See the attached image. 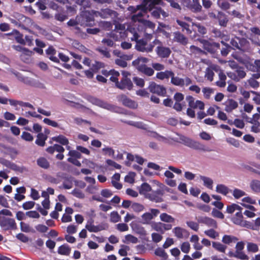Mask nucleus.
<instances>
[{"mask_svg":"<svg viewBox=\"0 0 260 260\" xmlns=\"http://www.w3.org/2000/svg\"><path fill=\"white\" fill-rule=\"evenodd\" d=\"M133 85L130 79L128 78H123L121 81L117 83V87L121 89H127L131 90L133 88Z\"/></svg>","mask_w":260,"mask_h":260,"instance_id":"14","label":"nucleus"},{"mask_svg":"<svg viewBox=\"0 0 260 260\" xmlns=\"http://www.w3.org/2000/svg\"><path fill=\"white\" fill-rule=\"evenodd\" d=\"M151 190V187L149 184L147 183H143L139 190L140 193L141 194H145L147 192L150 191Z\"/></svg>","mask_w":260,"mask_h":260,"instance_id":"53","label":"nucleus"},{"mask_svg":"<svg viewBox=\"0 0 260 260\" xmlns=\"http://www.w3.org/2000/svg\"><path fill=\"white\" fill-rule=\"evenodd\" d=\"M181 251L185 253H188L190 249V244L187 242H183L180 246Z\"/></svg>","mask_w":260,"mask_h":260,"instance_id":"64","label":"nucleus"},{"mask_svg":"<svg viewBox=\"0 0 260 260\" xmlns=\"http://www.w3.org/2000/svg\"><path fill=\"white\" fill-rule=\"evenodd\" d=\"M238 107V103L235 101L230 99L225 102V110L228 112H232Z\"/></svg>","mask_w":260,"mask_h":260,"instance_id":"24","label":"nucleus"},{"mask_svg":"<svg viewBox=\"0 0 260 260\" xmlns=\"http://www.w3.org/2000/svg\"><path fill=\"white\" fill-rule=\"evenodd\" d=\"M8 71L15 75L19 80L26 84L37 87L42 86V84L38 80L31 77L30 73L23 72V74H21L12 69H8Z\"/></svg>","mask_w":260,"mask_h":260,"instance_id":"1","label":"nucleus"},{"mask_svg":"<svg viewBox=\"0 0 260 260\" xmlns=\"http://www.w3.org/2000/svg\"><path fill=\"white\" fill-rule=\"evenodd\" d=\"M175 235L179 239L182 238L183 237V232L184 230L180 227H176L173 230Z\"/></svg>","mask_w":260,"mask_h":260,"instance_id":"59","label":"nucleus"},{"mask_svg":"<svg viewBox=\"0 0 260 260\" xmlns=\"http://www.w3.org/2000/svg\"><path fill=\"white\" fill-rule=\"evenodd\" d=\"M139 26L140 27L144 26L146 29L150 28L153 31L155 27V24L149 20H142L140 25Z\"/></svg>","mask_w":260,"mask_h":260,"instance_id":"37","label":"nucleus"},{"mask_svg":"<svg viewBox=\"0 0 260 260\" xmlns=\"http://www.w3.org/2000/svg\"><path fill=\"white\" fill-rule=\"evenodd\" d=\"M52 140L63 145H67L69 143L68 139L63 135L53 137Z\"/></svg>","mask_w":260,"mask_h":260,"instance_id":"34","label":"nucleus"},{"mask_svg":"<svg viewBox=\"0 0 260 260\" xmlns=\"http://www.w3.org/2000/svg\"><path fill=\"white\" fill-rule=\"evenodd\" d=\"M217 5L222 10H226L230 9V4L224 0H218L217 2Z\"/></svg>","mask_w":260,"mask_h":260,"instance_id":"48","label":"nucleus"},{"mask_svg":"<svg viewBox=\"0 0 260 260\" xmlns=\"http://www.w3.org/2000/svg\"><path fill=\"white\" fill-rule=\"evenodd\" d=\"M119 101L123 105L127 107L135 109L138 107V104L135 101L128 98L126 95L121 94L118 96Z\"/></svg>","mask_w":260,"mask_h":260,"instance_id":"13","label":"nucleus"},{"mask_svg":"<svg viewBox=\"0 0 260 260\" xmlns=\"http://www.w3.org/2000/svg\"><path fill=\"white\" fill-rule=\"evenodd\" d=\"M171 82L176 85L179 86H183L184 85L188 86L192 83V80L188 77L184 78H181L179 77H175L174 74L172 76Z\"/></svg>","mask_w":260,"mask_h":260,"instance_id":"5","label":"nucleus"},{"mask_svg":"<svg viewBox=\"0 0 260 260\" xmlns=\"http://www.w3.org/2000/svg\"><path fill=\"white\" fill-rule=\"evenodd\" d=\"M70 251L71 249L68 246L63 245L59 247L58 252L61 254L68 255L70 254Z\"/></svg>","mask_w":260,"mask_h":260,"instance_id":"49","label":"nucleus"},{"mask_svg":"<svg viewBox=\"0 0 260 260\" xmlns=\"http://www.w3.org/2000/svg\"><path fill=\"white\" fill-rule=\"evenodd\" d=\"M234 257L241 259H248V257L243 251H235L232 255Z\"/></svg>","mask_w":260,"mask_h":260,"instance_id":"55","label":"nucleus"},{"mask_svg":"<svg viewBox=\"0 0 260 260\" xmlns=\"http://www.w3.org/2000/svg\"><path fill=\"white\" fill-rule=\"evenodd\" d=\"M173 40L175 42L179 43L183 45H186L188 43V39L183 34L179 31L173 33Z\"/></svg>","mask_w":260,"mask_h":260,"instance_id":"20","label":"nucleus"},{"mask_svg":"<svg viewBox=\"0 0 260 260\" xmlns=\"http://www.w3.org/2000/svg\"><path fill=\"white\" fill-rule=\"evenodd\" d=\"M47 139V137L43 133H39L37 136V138L36 141V143L37 145L43 146L45 145V141Z\"/></svg>","mask_w":260,"mask_h":260,"instance_id":"40","label":"nucleus"},{"mask_svg":"<svg viewBox=\"0 0 260 260\" xmlns=\"http://www.w3.org/2000/svg\"><path fill=\"white\" fill-rule=\"evenodd\" d=\"M214 75V73L212 69L207 68L206 69L205 72V77L207 78V80H209L210 81H213Z\"/></svg>","mask_w":260,"mask_h":260,"instance_id":"56","label":"nucleus"},{"mask_svg":"<svg viewBox=\"0 0 260 260\" xmlns=\"http://www.w3.org/2000/svg\"><path fill=\"white\" fill-rule=\"evenodd\" d=\"M173 75V72L171 71L167 70L164 72H160L156 74V77L160 80L168 79Z\"/></svg>","mask_w":260,"mask_h":260,"instance_id":"27","label":"nucleus"},{"mask_svg":"<svg viewBox=\"0 0 260 260\" xmlns=\"http://www.w3.org/2000/svg\"><path fill=\"white\" fill-rule=\"evenodd\" d=\"M156 52L159 56L165 58L170 55L171 51L168 47L160 46L157 47Z\"/></svg>","mask_w":260,"mask_h":260,"instance_id":"22","label":"nucleus"},{"mask_svg":"<svg viewBox=\"0 0 260 260\" xmlns=\"http://www.w3.org/2000/svg\"><path fill=\"white\" fill-rule=\"evenodd\" d=\"M204 233L207 236L212 239H216L219 236L218 233L213 229L206 230Z\"/></svg>","mask_w":260,"mask_h":260,"instance_id":"57","label":"nucleus"},{"mask_svg":"<svg viewBox=\"0 0 260 260\" xmlns=\"http://www.w3.org/2000/svg\"><path fill=\"white\" fill-rule=\"evenodd\" d=\"M74 122L75 124L78 125H81L82 124H89L90 125L91 123L90 122L83 119L79 117H75L74 118Z\"/></svg>","mask_w":260,"mask_h":260,"instance_id":"61","label":"nucleus"},{"mask_svg":"<svg viewBox=\"0 0 260 260\" xmlns=\"http://www.w3.org/2000/svg\"><path fill=\"white\" fill-rule=\"evenodd\" d=\"M218 19L220 25L226 26L228 22V19L223 13L221 12L219 13Z\"/></svg>","mask_w":260,"mask_h":260,"instance_id":"50","label":"nucleus"},{"mask_svg":"<svg viewBox=\"0 0 260 260\" xmlns=\"http://www.w3.org/2000/svg\"><path fill=\"white\" fill-rule=\"evenodd\" d=\"M159 218L161 221L165 222L173 223L175 221L174 218L166 213L160 214Z\"/></svg>","mask_w":260,"mask_h":260,"instance_id":"31","label":"nucleus"},{"mask_svg":"<svg viewBox=\"0 0 260 260\" xmlns=\"http://www.w3.org/2000/svg\"><path fill=\"white\" fill-rule=\"evenodd\" d=\"M37 164L40 167L44 169H47L50 167V162L44 157H40L37 159Z\"/></svg>","mask_w":260,"mask_h":260,"instance_id":"26","label":"nucleus"},{"mask_svg":"<svg viewBox=\"0 0 260 260\" xmlns=\"http://www.w3.org/2000/svg\"><path fill=\"white\" fill-rule=\"evenodd\" d=\"M247 249L249 252L255 253L258 251V247L257 245L255 243L248 242L247 243Z\"/></svg>","mask_w":260,"mask_h":260,"instance_id":"51","label":"nucleus"},{"mask_svg":"<svg viewBox=\"0 0 260 260\" xmlns=\"http://www.w3.org/2000/svg\"><path fill=\"white\" fill-rule=\"evenodd\" d=\"M103 154L109 156L114 157L115 151L113 148L109 147H105L102 149Z\"/></svg>","mask_w":260,"mask_h":260,"instance_id":"54","label":"nucleus"},{"mask_svg":"<svg viewBox=\"0 0 260 260\" xmlns=\"http://www.w3.org/2000/svg\"><path fill=\"white\" fill-rule=\"evenodd\" d=\"M64 150V149L63 147L58 144H54L53 146H50L46 149V151L51 154L53 153L55 151L63 152Z\"/></svg>","mask_w":260,"mask_h":260,"instance_id":"30","label":"nucleus"},{"mask_svg":"<svg viewBox=\"0 0 260 260\" xmlns=\"http://www.w3.org/2000/svg\"><path fill=\"white\" fill-rule=\"evenodd\" d=\"M164 175L166 177L165 182L168 185L171 187H175L177 185L176 180L173 179L175 177L173 172L170 170H167L165 172Z\"/></svg>","mask_w":260,"mask_h":260,"instance_id":"15","label":"nucleus"},{"mask_svg":"<svg viewBox=\"0 0 260 260\" xmlns=\"http://www.w3.org/2000/svg\"><path fill=\"white\" fill-rule=\"evenodd\" d=\"M150 225L153 230L161 234L164 233L166 231H168L172 229L171 224H165L161 222H152Z\"/></svg>","mask_w":260,"mask_h":260,"instance_id":"10","label":"nucleus"},{"mask_svg":"<svg viewBox=\"0 0 260 260\" xmlns=\"http://www.w3.org/2000/svg\"><path fill=\"white\" fill-rule=\"evenodd\" d=\"M247 82L251 87L254 89L257 88L259 86V83L254 78H249Z\"/></svg>","mask_w":260,"mask_h":260,"instance_id":"62","label":"nucleus"},{"mask_svg":"<svg viewBox=\"0 0 260 260\" xmlns=\"http://www.w3.org/2000/svg\"><path fill=\"white\" fill-rule=\"evenodd\" d=\"M0 225L5 230L16 229V223L12 218L0 217Z\"/></svg>","mask_w":260,"mask_h":260,"instance_id":"8","label":"nucleus"},{"mask_svg":"<svg viewBox=\"0 0 260 260\" xmlns=\"http://www.w3.org/2000/svg\"><path fill=\"white\" fill-rule=\"evenodd\" d=\"M216 191L218 193L226 196L229 192V189L223 184H218L216 187Z\"/></svg>","mask_w":260,"mask_h":260,"instance_id":"33","label":"nucleus"},{"mask_svg":"<svg viewBox=\"0 0 260 260\" xmlns=\"http://www.w3.org/2000/svg\"><path fill=\"white\" fill-rule=\"evenodd\" d=\"M189 10L194 13L200 12L202 10V6L199 0H192Z\"/></svg>","mask_w":260,"mask_h":260,"instance_id":"25","label":"nucleus"},{"mask_svg":"<svg viewBox=\"0 0 260 260\" xmlns=\"http://www.w3.org/2000/svg\"><path fill=\"white\" fill-rule=\"evenodd\" d=\"M242 208L236 204H232L231 205L228 206L226 208V212L229 214H232L235 211L239 212L242 211Z\"/></svg>","mask_w":260,"mask_h":260,"instance_id":"38","label":"nucleus"},{"mask_svg":"<svg viewBox=\"0 0 260 260\" xmlns=\"http://www.w3.org/2000/svg\"><path fill=\"white\" fill-rule=\"evenodd\" d=\"M151 15L154 18L158 19L160 18L161 15L165 18L168 16V14L160 7H156L151 11Z\"/></svg>","mask_w":260,"mask_h":260,"instance_id":"18","label":"nucleus"},{"mask_svg":"<svg viewBox=\"0 0 260 260\" xmlns=\"http://www.w3.org/2000/svg\"><path fill=\"white\" fill-rule=\"evenodd\" d=\"M123 242L125 243H132L133 244H136L138 242V239L137 237L134 236L133 235L128 234L125 236L124 240H123Z\"/></svg>","mask_w":260,"mask_h":260,"instance_id":"43","label":"nucleus"},{"mask_svg":"<svg viewBox=\"0 0 260 260\" xmlns=\"http://www.w3.org/2000/svg\"><path fill=\"white\" fill-rule=\"evenodd\" d=\"M202 91L204 93V97L207 99H209L210 98L211 94L213 93V90L209 87L203 88Z\"/></svg>","mask_w":260,"mask_h":260,"instance_id":"63","label":"nucleus"},{"mask_svg":"<svg viewBox=\"0 0 260 260\" xmlns=\"http://www.w3.org/2000/svg\"><path fill=\"white\" fill-rule=\"evenodd\" d=\"M160 0H144L142 3V11L146 13L148 11L150 12L156 7V5L160 4Z\"/></svg>","mask_w":260,"mask_h":260,"instance_id":"7","label":"nucleus"},{"mask_svg":"<svg viewBox=\"0 0 260 260\" xmlns=\"http://www.w3.org/2000/svg\"><path fill=\"white\" fill-rule=\"evenodd\" d=\"M154 253L156 255L164 259H166L168 258V254L165 251L160 248H158L155 250Z\"/></svg>","mask_w":260,"mask_h":260,"instance_id":"52","label":"nucleus"},{"mask_svg":"<svg viewBox=\"0 0 260 260\" xmlns=\"http://www.w3.org/2000/svg\"><path fill=\"white\" fill-rule=\"evenodd\" d=\"M110 220L111 222L116 223L121 220V217L117 211H113L110 215Z\"/></svg>","mask_w":260,"mask_h":260,"instance_id":"46","label":"nucleus"},{"mask_svg":"<svg viewBox=\"0 0 260 260\" xmlns=\"http://www.w3.org/2000/svg\"><path fill=\"white\" fill-rule=\"evenodd\" d=\"M186 100L188 103L189 106L192 109H199L203 110L204 109V103L199 100L194 101V99L191 96H187Z\"/></svg>","mask_w":260,"mask_h":260,"instance_id":"12","label":"nucleus"},{"mask_svg":"<svg viewBox=\"0 0 260 260\" xmlns=\"http://www.w3.org/2000/svg\"><path fill=\"white\" fill-rule=\"evenodd\" d=\"M94 104L102 108L109 110L113 111L115 109L114 106L109 104L99 99L94 100Z\"/></svg>","mask_w":260,"mask_h":260,"instance_id":"28","label":"nucleus"},{"mask_svg":"<svg viewBox=\"0 0 260 260\" xmlns=\"http://www.w3.org/2000/svg\"><path fill=\"white\" fill-rule=\"evenodd\" d=\"M250 187L251 190L255 193L260 192V180L253 179L250 183Z\"/></svg>","mask_w":260,"mask_h":260,"instance_id":"29","label":"nucleus"},{"mask_svg":"<svg viewBox=\"0 0 260 260\" xmlns=\"http://www.w3.org/2000/svg\"><path fill=\"white\" fill-rule=\"evenodd\" d=\"M108 74L109 75H111L110 78V80L115 82L116 86H117V83H119L118 77L120 75L119 73L115 70H110Z\"/></svg>","mask_w":260,"mask_h":260,"instance_id":"41","label":"nucleus"},{"mask_svg":"<svg viewBox=\"0 0 260 260\" xmlns=\"http://www.w3.org/2000/svg\"><path fill=\"white\" fill-rule=\"evenodd\" d=\"M159 213V210L157 209H150L149 212L141 215V222L144 224H151L152 222L151 220L157 216Z\"/></svg>","mask_w":260,"mask_h":260,"instance_id":"2","label":"nucleus"},{"mask_svg":"<svg viewBox=\"0 0 260 260\" xmlns=\"http://www.w3.org/2000/svg\"><path fill=\"white\" fill-rule=\"evenodd\" d=\"M0 163L3 165L4 166L9 168L14 171H19L20 168L18 167L16 164L13 162H11L9 160H6L5 159L0 158Z\"/></svg>","mask_w":260,"mask_h":260,"instance_id":"23","label":"nucleus"},{"mask_svg":"<svg viewBox=\"0 0 260 260\" xmlns=\"http://www.w3.org/2000/svg\"><path fill=\"white\" fill-rule=\"evenodd\" d=\"M11 34L13 35L16 41L21 44H24L25 41L22 38V35L19 33L17 30H13L11 32Z\"/></svg>","mask_w":260,"mask_h":260,"instance_id":"42","label":"nucleus"},{"mask_svg":"<svg viewBox=\"0 0 260 260\" xmlns=\"http://www.w3.org/2000/svg\"><path fill=\"white\" fill-rule=\"evenodd\" d=\"M238 240L237 237L231 235H224L222 239V242L226 244L235 243Z\"/></svg>","mask_w":260,"mask_h":260,"instance_id":"32","label":"nucleus"},{"mask_svg":"<svg viewBox=\"0 0 260 260\" xmlns=\"http://www.w3.org/2000/svg\"><path fill=\"white\" fill-rule=\"evenodd\" d=\"M199 222L204 223L209 227L213 228H217V222L213 219L208 217H200L198 219Z\"/></svg>","mask_w":260,"mask_h":260,"instance_id":"17","label":"nucleus"},{"mask_svg":"<svg viewBox=\"0 0 260 260\" xmlns=\"http://www.w3.org/2000/svg\"><path fill=\"white\" fill-rule=\"evenodd\" d=\"M127 31L132 36L131 37V40L133 41H136L137 43V41H139L138 39L140 37L141 34L140 27L139 26L138 28L133 27H130L127 30Z\"/></svg>","mask_w":260,"mask_h":260,"instance_id":"21","label":"nucleus"},{"mask_svg":"<svg viewBox=\"0 0 260 260\" xmlns=\"http://www.w3.org/2000/svg\"><path fill=\"white\" fill-rule=\"evenodd\" d=\"M212 246L217 250L221 252H225L226 246L219 242H212Z\"/></svg>","mask_w":260,"mask_h":260,"instance_id":"47","label":"nucleus"},{"mask_svg":"<svg viewBox=\"0 0 260 260\" xmlns=\"http://www.w3.org/2000/svg\"><path fill=\"white\" fill-rule=\"evenodd\" d=\"M124 122L126 123L127 124L134 126L136 127L141 128V129H146V125L143 123L142 122L140 121H124Z\"/></svg>","mask_w":260,"mask_h":260,"instance_id":"45","label":"nucleus"},{"mask_svg":"<svg viewBox=\"0 0 260 260\" xmlns=\"http://www.w3.org/2000/svg\"><path fill=\"white\" fill-rule=\"evenodd\" d=\"M131 208L134 211L136 212H140L144 210V206L137 203H133L131 206Z\"/></svg>","mask_w":260,"mask_h":260,"instance_id":"58","label":"nucleus"},{"mask_svg":"<svg viewBox=\"0 0 260 260\" xmlns=\"http://www.w3.org/2000/svg\"><path fill=\"white\" fill-rule=\"evenodd\" d=\"M154 45L152 44H148L147 43L143 40H140L137 41L136 45V49L140 52L149 53L153 51Z\"/></svg>","mask_w":260,"mask_h":260,"instance_id":"4","label":"nucleus"},{"mask_svg":"<svg viewBox=\"0 0 260 260\" xmlns=\"http://www.w3.org/2000/svg\"><path fill=\"white\" fill-rule=\"evenodd\" d=\"M233 222L237 225H239L243 227H248V223L247 221L243 220V215L241 211L238 212L232 218Z\"/></svg>","mask_w":260,"mask_h":260,"instance_id":"16","label":"nucleus"},{"mask_svg":"<svg viewBox=\"0 0 260 260\" xmlns=\"http://www.w3.org/2000/svg\"><path fill=\"white\" fill-rule=\"evenodd\" d=\"M32 54V51L25 48L20 54V58L24 61H27Z\"/></svg>","mask_w":260,"mask_h":260,"instance_id":"35","label":"nucleus"},{"mask_svg":"<svg viewBox=\"0 0 260 260\" xmlns=\"http://www.w3.org/2000/svg\"><path fill=\"white\" fill-rule=\"evenodd\" d=\"M235 70V72H229L226 73L228 76L231 79L238 82L245 77L246 73L242 68L239 67Z\"/></svg>","mask_w":260,"mask_h":260,"instance_id":"6","label":"nucleus"},{"mask_svg":"<svg viewBox=\"0 0 260 260\" xmlns=\"http://www.w3.org/2000/svg\"><path fill=\"white\" fill-rule=\"evenodd\" d=\"M201 179L203 181L204 185L207 187V188L209 189H212L213 188V181L212 179L205 177L201 176L200 177Z\"/></svg>","mask_w":260,"mask_h":260,"instance_id":"36","label":"nucleus"},{"mask_svg":"<svg viewBox=\"0 0 260 260\" xmlns=\"http://www.w3.org/2000/svg\"><path fill=\"white\" fill-rule=\"evenodd\" d=\"M116 229L121 232L127 231L129 229L128 226L125 223H120L116 225Z\"/></svg>","mask_w":260,"mask_h":260,"instance_id":"60","label":"nucleus"},{"mask_svg":"<svg viewBox=\"0 0 260 260\" xmlns=\"http://www.w3.org/2000/svg\"><path fill=\"white\" fill-rule=\"evenodd\" d=\"M181 140L186 146L198 150L207 151L208 150L203 144L199 142L193 141L188 138L182 137Z\"/></svg>","mask_w":260,"mask_h":260,"instance_id":"3","label":"nucleus"},{"mask_svg":"<svg viewBox=\"0 0 260 260\" xmlns=\"http://www.w3.org/2000/svg\"><path fill=\"white\" fill-rule=\"evenodd\" d=\"M149 61L148 58L145 57H139L132 62V64L135 66L138 70H140L142 68L145 67V63L148 62Z\"/></svg>","mask_w":260,"mask_h":260,"instance_id":"19","label":"nucleus"},{"mask_svg":"<svg viewBox=\"0 0 260 260\" xmlns=\"http://www.w3.org/2000/svg\"><path fill=\"white\" fill-rule=\"evenodd\" d=\"M93 220L91 219L88 220L85 225V228L90 232L97 233L100 231L106 230L108 228L107 224H99L94 225L93 224Z\"/></svg>","mask_w":260,"mask_h":260,"instance_id":"9","label":"nucleus"},{"mask_svg":"<svg viewBox=\"0 0 260 260\" xmlns=\"http://www.w3.org/2000/svg\"><path fill=\"white\" fill-rule=\"evenodd\" d=\"M205 49L207 50L209 52H212L214 50V47H218V45L216 43L211 44L210 42L207 41H203L202 42Z\"/></svg>","mask_w":260,"mask_h":260,"instance_id":"44","label":"nucleus"},{"mask_svg":"<svg viewBox=\"0 0 260 260\" xmlns=\"http://www.w3.org/2000/svg\"><path fill=\"white\" fill-rule=\"evenodd\" d=\"M148 89L151 92L159 95H164L166 93V89L163 86L158 85L153 82L150 83Z\"/></svg>","mask_w":260,"mask_h":260,"instance_id":"11","label":"nucleus"},{"mask_svg":"<svg viewBox=\"0 0 260 260\" xmlns=\"http://www.w3.org/2000/svg\"><path fill=\"white\" fill-rule=\"evenodd\" d=\"M97 13L102 18H107L109 16H111L114 14L115 12L110 9H103L101 12H98Z\"/></svg>","mask_w":260,"mask_h":260,"instance_id":"39","label":"nucleus"}]
</instances>
